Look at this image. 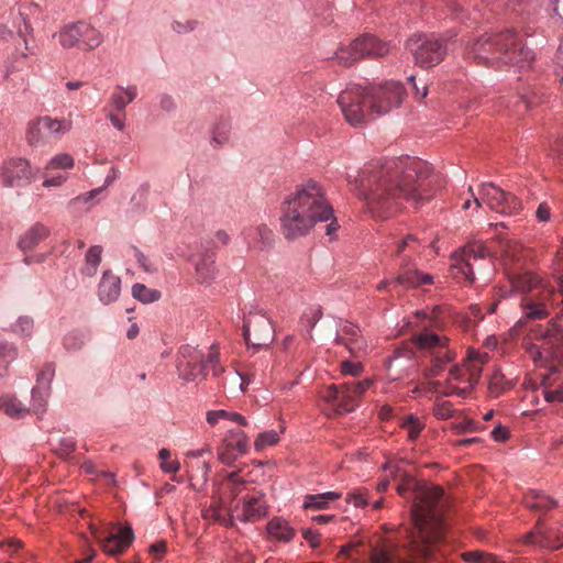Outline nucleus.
<instances>
[{
    "instance_id": "10",
    "label": "nucleus",
    "mask_w": 563,
    "mask_h": 563,
    "mask_svg": "<svg viewBox=\"0 0 563 563\" xmlns=\"http://www.w3.org/2000/svg\"><path fill=\"white\" fill-rule=\"evenodd\" d=\"M412 341L419 349L431 351L432 364L423 373L427 379L439 376L445 365L455 357V353L446 347V336L424 331L413 335Z\"/></svg>"
},
{
    "instance_id": "8",
    "label": "nucleus",
    "mask_w": 563,
    "mask_h": 563,
    "mask_svg": "<svg viewBox=\"0 0 563 563\" xmlns=\"http://www.w3.org/2000/svg\"><path fill=\"white\" fill-rule=\"evenodd\" d=\"M210 367L214 376H219L223 368L219 365V353L212 344L208 355L197 346L181 345L177 353L176 368L180 379L187 383L205 377L206 369Z\"/></svg>"
},
{
    "instance_id": "47",
    "label": "nucleus",
    "mask_w": 563,
    "mask_h": 563,
    "mask_svg": "<svg viewBox=\"0 0 563 563\" xmlns=\"http://www.w3.org/2000/svg\"><path fill=\"white\" fill-rule=\"evenodd\" d=\"M262 321V333L255 336V346H267L273 339V329L268 319L261 318Z\"/></svg>"
},
{
    "instance_id": "40",
    "label": "nucleus",
    "mask_w": 563,
    "mask_h": 563,
    "mask_svg": "<svg viewBox=\"0 0 563 563\" xmlns=\"http://www.w3.org/2000/svg\"><path fill=\"white\" fill-rule=\"evenodd\" d=\"M132 296L142 303H152L161 298V292L157 289H152L143 284H134L132 286Z\"/></svg>"
},
{
    "instance_id": "2",
    "label": "nucleus",
    "mask_w": 563,
    "mask_h": 563,
    "mask_svg": "<svg viewBox=\"0 0 563 563\" xmlns=\"http://www.w3.org/2000/svg\"><path fill=\"white\" fill-rule=\"evenodd\" d=\"M412 490V529L401 549L391 545L372 548L364 563H440L438 552L443 539V512L448 505L439 486L418 485L413 479L397 486L400 496Z\"/></svg>"
},
{
    "instance_id": "52",
    "label": "nucleus",
    "mask_w": 563,
    "mask_h": 563,
    "mask_svg": "<svg viewBox=\"0 0 563 563\" xmlns=\"http://www.w3.org/2000/svg\"><path fill=\"white\" fill-rule=\"evenodd\" d=\"M169 455H170V453L167 449H161L158 451V457L162 461L161 468L165 473H176L179 471V467H180L179 462L178 461L166 462V459H168Z\"/></svg>"
},
{
    "instance_id": "11",
    "label": "nucleus",
    "mask_w": 563,
    "mask_h": 563,
    "mask_svg": "<svg viewBox=\"0 0 563 563\" xmlns=\"http://www.w3.org/2000/svg\"><path fill=\"white\" fill-rule=\"evenodd\" d=\"M407 48L420 67L429 68L441 63L446 55L445 41L433 34H418L407 41Z\"/></svg>"
},
{
    "instance_id": "42",
    "label": "nucleus",
    "mask_w": 563,
    "mask_h": 563,
    "mask_svg": "<svg viewBox=\"0 0 563 563\" xmlns=\"http://www.w3.org/2000/svg\"><path fill=\"white\" fill-rule=\"evenodd\" d=\"M16 357V347L8 341H0V376H2L8 365Z\"/></svg>"
},
{
    "instance_id": "22",
    "label": "nucleus",
    "mask_w": 563,
    "mask_h": 563,
    "mask_svg": "<svg viewBox=\"0 0 563 563\" xmlns=\"http://www.w3.org/2000/svg\"><path fill=\"white\" fill-rule=\"evenodd\" d=\"M530 338L536 341H544L552 345V350L561 347L563 350V328L555 320H551L547 327L536 325L530 330Z\"/></svg>"
},
{
    "instance_id": "13",
    "label": "nucleus",
    "mask_w": 563,
    "mask_h": 563,
    "mask_svg": "<svg viewBox=\"0 0 563 563\" xmlns=\"http://www.w3.org/2000/svg\"><path fill=\"white\" fill-rule=\"evenodd\" d=\"M372 384V379H364L357 383L331 385L324 391L323 399L334 405L338 413L351 412L358 406L360 398Z\"/></svg>"
},
{
    "instance_id": "37",
    "label": "nucleus",
    "mask_w": 563,
    "mask_h": 563,
    "mask_svg": "<svg viewBox=\"0 0 563 563\" xmlns=\"http://www.w3.org/2000/svg\"><path fill=\"white\" fill-rule=\"evenodd\" d=\"M267 531L275 539L285 542L290 541L295 534V530L280 518L272 519L267 525Z\"/></svg>"
},
{
    "instance_id": "9",
    "label": "nucleus",
    "mask_w": 563,
    "mask_h": 563,
    "mask_svg": "<svg viewBox=\"0 0 563 563\" xmlns=\"http://www.w3.org/2000/svg\"><path fill=\"white\" fill-rule=\"evenodd\" d=\"M63 48L77 47L81 51H92L99 47L103 41V33L86 21L71 22L64 25L53 34Z\"/></svg>"
},
{
    "instance_id": "51",
    "label": "nucleus",
    "mask_w": 563,
    "mask_h": 563,
    "mask_svg": "<svg viewBox=\"0 0 563 563\" xmlns=\"http://www.w3.org/2000/svg\"><path fill=\"white\" fill-rule=\"evenodd\" d=\"M452 404L448 400L438 399L433 407V415L438 419H448L452 416Z\"/></svg>"
},
{
    "instance_id": "5",
    "label": "nucleus",
    "mask_w": 563,
    "mask_h": 563,
    "mask_svg": "<svg viewBox=\"0 0 563 563\" xmlns=\"http://www.w3.org/2000/svg\"><path fill=\"white\" fill-rule=\"evenodd\" d=\"M466 54L485 65H514L520 69L530 67L533 60L532 52L512 31L486 34L470 45Z\"/></svg>"
},
{
    "instance_id": "16",
    "label": "nucleus",
    "mask_w": 563,
    "mask_h": 563,
    "mask_svg": "<svg viewBox=\"0 0 563 563\" xmlns=\"http://www.w3.org/2000/svg\"><path fill=\"white\" fill-rule=\"evenodd\" d=\"M488 255L489 252L482 242L468 243L452 256V275L472 284L474 282L473 261L483 260Z\"/></svg>"
},
{
    "instance_id": "38",
    "label": "nucleus",
    "mask_w": 563,
    "mask_h": 563,
    "mask_svg": "<svg viewBox=\"0 0 563 563\" xmlns=\"http://www.w3.org/2000/svg\"><path fill=\"white\" fill-rule=\"evenodd\" d=\"M46 129L38 124V119L29 123L26 130V141L32 147L43 146L48 143Z\"/></svg>"
},
{
    "instance_id": "19",
    "label": "nucleus",
    "mask_w": 563,
    "mask_h": 563,
    "mask_svg": "<svg viewBox=\"0 0 563 563\" xmlns=\"http://www.w3.org/2000/svg\"><path fill=\"white\" fill-rule=\"evenodd\" d=\"M246 452V435L239 429H228L223 449L219 453L222 463L231 465L239 456Z\"/></svg>"
},
{
    "instance_id": "18",
    "label": "nucleus",
    "mask_w": 563,
    "mask_h": 563,
    "mask_svg": "<svg viewBox=\"0 0 563 563\" xmlns=\"http://www.w3.org/2000/svg\"><path fill=\"white\" fill-rule=\"evenodd\" d=\"M55 375L53 364H45L36 375V384L31 391V407L35 413L45 411L47 400L51 396V384Z\"/></svg>"
},
{
    "instance_id": "60",
    "label": "nucleus",
    "mask_w": 563,
    "mask_h": 563,
    "mask_svg": "<svg viewBox=\"0 0 563 563\" xmlns=\"http://www.w3.org/2000/svg\"><path fill=\"white\" fill-rule=\"evenodd\" d=\"M159 109L164 112L170 113L176 109L175 99L168 93H162L158 97Z\"/></svg>"
},
{
    "instance_id": "27",
    "label": "nucleus",
    "mask_w": 563,
    "mask_h": 563,
    "mask_svg": "<svg viewBox=\"0 0 563 563\" xmlns=\"http://www.w3.org/2000/svg\"><path fill=\"white\" fill-rule=\"evenodd\" d=\"M358 332L357 325L347 323L342 327L341 334L338 338L352 354H356L363 349V341L358 338Z\"/></svg>"
},
{
    "instance_id": "50",
    "label": "nucleus",
    "mask_w": 563,
    "mask_h": 563,
    "mask_svg": "<svg viewBox=\"0 0 563 563\" xmlns=\"http://www.w3.org/2000/svg\"><path fill=\"white\" fill-rule=\"evenodd\" d=\"M489 393L492 396H499L506 388V382L503 374L496 372L489 378Z\"/></svg>"
},
{
    "instance_id": "57",
    "label": "nucleus",
    "mask_w": 563,
    "mask_h": 563,
    "mask_svg": "<svg viewBox=\"0 0 563 563\" xmlns=\"http://www.w3.org/2000/svg\"><path fill=\"white\" fill-rule=\"evenodd\" d=\"M417 245L418 240L413 235L408 234L401 242L398 243L395 255L398 256L407 250L415 252L417 250Z\"/></svg>"
},
{
    "instance_id": "28",
    "label": "nucleus",
    "mask_w": 563,
    "mask_h": 563,
    "mask_svg": "<svg viewBox=\"0 0 563 563\" xmlns=\"http://www.w3.org/2000/svg\"><path fill=\"white\" fill-rule=\"evenodd\" d=\"M198 278L201 283H207L214 278V253L207 250L201 257L195 263Z\"/></svg>"
},
{
    "instance_id": "25",
    "label": "nucleus",
    "mask_w": 563,
    "mask_h": 563,
    "mask_svg": "<svg viewBox=\"0 0 563 563\" xmlns=\"http://www.w3.org/2000/svg\"><path fill=\"white\" fill-rule=\"evenodd\" d=\"M395 284L415 288L421 285L432 284L433 277L408 266L407 257L401 261V273L396 277Z\"/></svg>"
},
{
    "instance_id": "63",
    "label": "nucleus",
    "mask_w": 563,
    "mask_h": 563,
    "mask_svg": "<svg viewBox=\"0 0 563 563\" xmlns=\"http://www.w3.org/2000/svg\"><path fill=\"white\" fill-rule=\"evenodd\" d=\"M64 346L67 350H79L82 346V340H80L76 333L67 334L64 338Z\"/></svg>"
},
{
    "instance_id": "15",
    "label": "nucleus",
    "mask_w": 563,
    "mask_h": 563,
    "mask_svg": "<svg viewBox=\"0 0 563 563\" xmlns=\"http://www.w3.org/2000/svg\"><path fill=\"white\" fill-rule=\"evenodd\" d=\"M468 191L472 194V198H474L476 208L485 203L489 209L499 213H516L521 209V202L517 197L506 192L493 183L483 184L479 187L478 197L473 194L472 187L468 188Z\"/></svg>"
},
{
    "instance_id": "35",
    "label": "nucleus",
    "mask_w": 563,
    "mask_h": 563,
    "mask_svg": "<svg viewBox=\"0 0 563 563\" xmlns=\"http://www.w3.org/2000/svg\"><path fill=\"white\" fill-rule=\"evenodd\" d=\"M341 497L340 493L327 492L317 495H307L305 497L303 508L321 510L327 508L329 503L334 501Z\"/></svg>"
},
{
    "instance_id": "6",
    "label": "nucleus",
    "mask_w": 563,
    "mask_h": 563,
    "mask_svg": "<svg viewBox=\"0 0 563 563\" xmlns=\"http://www.w3.org/2000/svg\"><path fill=\"white\" fill-rule=\"evenodd\" d=\"M525 340L522 345L530 358L545 369L540 374V385L536 388V393L542 396L549 404H563V350L558 347L552 350V345H548L544 341L540 344Z\"/></svg>"
},
{
    "instance_id": "4",
    "label": "nucleus",
    "mask_w": 563,
    "mask_h": 563,
    "mask_svg": "<svg viewBox=\"0 0 563 563\" xmlns=\"http://www.w3.org/2000/svg\"><path fill=\"white\" fill-rule=\"evenodd\" d=\"M509 282L516 291L523 295L520 301L523 317L517 324H521L523 319H545L559 305H562L563 311V275L559 277L560 292L555 291L550 280L532 272L512 273Z\"/></svg>"
},
{
    "instance_id": "62",
    "label": "nucleus",
    "mask_w": 563,
    "mask_h": 563,
    "mask_svg": "<svg viewBox=\"0 0 563 563\" xmlns=\"http://www.w3.org/2000/svg\"><path fill=\"white\" fill-rule=\"evenodd\" d=\"M68 179V174H58L53 177L45 178L43 181V187L49 188V187H60L64 185Z\"/></svg>"
},
{
    "instance_id": "46",
    "label": "nucleus",
    "mask_w": 563,
    "mask_h": 563,
    "mask_svg": "<svg viewBox=\"0 0 563 563\" xmlns=\"http://www.w3.org/2000/svg\"><path fill=\"white\" fill-rule=\"evenodd\" d=\"M279 440L278 433L274 430L260 433L254 441V449L257 452L264 451L266 448L276 444Z\"/></svg>"
},
{
    "instance_id": "44",
    "label": "nucleus",
    "mask_w": 563,
    "mask_h": 563,
    "mask_svg": "<svg viewBox=\"0 0 563 563\" xmlns=\"http://www.w3.org/2000/svg\"><path fill=\"white\" fill-rule=\"evenodd\" d=\"M334 58L338 64L343 67H350L360 60L358 56H356V52L352 49V43L349 46L339 47L334 54Z\"/></svg>"
},
{
    "instance_id": "12",
    "label": "nucleus",
    "mask_w": 563,
    "mask_h": 563,
    "mask_svg": "<svg viewBox=\"0 0 563 563\" xmlns=\"http://www.w3.org/2000/svg\"><path fill=\"white\" fill-rule=\"evenodd\" d=\"M338 103L345 120L351 125H360L373 115L369 109L366 88L360 85H349L338 97Z\"/></svg>"
},
{
    "instance_id": "21",
    "label": "nucleus",
    "mask_w": 563,
    "mask_h": 563,
    "mask_svg": "<svg viewBox=\"0 0 563 563\" xmlns=\"http://www.w3.org/2000/svg\"><path fill=\"white\" fill-rule=\"evenodd\" d=\"M352 49L358 59L365 57H383L389 53V45L373 35L365 34L352 42Z\"/></svg>"
},
{
    "instance_id": "34",
    "label": "nucleus",
    "mask_w": 563,
    "mask_h": 563,
    "mask_svg": "<svg viewBox=\"0 0 563 563\" xmlns=\"http://www.w3.org/2000/svg\"><path fill=\"white\" fill-rule=\"evenodd\" d=\"M525 505L536 511H545L555 507L558 501L542 493L530 492L525 497Z\"/></svg>"
},
{
    "instance_id": "55",
    "label": "nucleus",
    "mask_w": 563,
    "mask_h": 563,
    "mask_svg": "<svg viewBox=\"0 0 563 563\" xmlns=\"http://www.w3.org/2000/svg\"><path fill=\"white\" fill-rule=\"evenodd\" d=\"M76 448V442L70 437H62L58 439V443L55 446L56 452L59 455L66 456L70 454Z\"/></svg>"
},
{
    "instance_id": "20",
    "label": "nucleus",
    "mask_w": 563,
    "mask_h": 563,
    "mask_svg": "<svg viewBox=\"0 0 563 563\" xmlns=\"http://www.w3.org/2000/svg\"><path fill=\"white\" fill-rule=\"evenodd\" d=\"M134 532L131 525L123 526L118 533L99 539L102 550L109 555L123 553L133 542Z\"/></svg>"
},
{
    "instance_id": "29",
    "label": "nucleus",
    "mask_w": 563,
    "mask_h": 563,
    "mask_svg": "<svg viewBox=\"0 0 563 563\" xmlns=\"http://www.w3.org/2000/svg\"><path fill=\"white\" fill-rule=\"evenodd\" d=\"M38 124H41L42 128L46 129V133L48 137L52 136H60L66 133H68L71 128L73 123L69 120L65 119H55L48 115L40 117L38 118Z\"/></svg>"
},
{
    "instance_id": "31",
    "label": "nucleus",
    "mask_w": 563,
    "mask_h": 563,
    "mask_svg": "<svg viewBox=\"0 0 563 563\" xmlns=\"http://www.w3.org/2000/svg\"><path fill=\"white\" fill-rule=\"evenodd\" d=\"M398 426L406 431L407 440L415 442L426 428L424 421L416 415H408L399 419Z\"/></svg>"
},
{
    "instance_id": "59",
    "label": "nucleus",
    "mask_w": 563,
    "mask_h": 563,
    "mask_svg": "<svg viewBox=\"0 0 563 563\" xmlns=\"http://www.w3.org/2000/svg\"><path fill=\"white\" fill-rule=\"evenodd\" d=\"M341 371L345 375H351V376L356 377V376L361 375V373L363 372V366L361 363L343 361L341 363Z\"/></svg>"
},
{
    "instance_id": "58",
    "label": "nucleus",
    "mask_w": 563,
    "mask_h": 563,
    "mask_svg": "<svg viewBox=\"0 0 563 563\" xmlns=\"http://www.w3.org/2000/svg\"><path fill=\"white\" fill-rule=\"evenodd\" d=\"M219 411L223 415V416H220V418H222V422H225L228 424L234 423L238 427H242L246 423L245 418L238 412L227 411L223 409H219Z\"/></svg>"
},
{
    "instance_id": "3",
    "label": "nucleus",
    "mask_w": 563,
    "mask_h": 563,
    "mask_svg": "<svg viewBox=\"0 0 563 563\" xmlns=\"http://www.w3.org/2000/svg\"><path fill=\"white\" fill-rule=\"evenodd\" d=\"M332 216L333 210L322 186L308 180L297 186L282 202L280 231L286 240H297L308 235L318 222H325Z\"/></svg>"
},
{
    "instance_id": "48",
    "label": "nucleus",
    "mask_w": 563,
    "mask_h": 563,
    "mask_svg": "<svg viewBox=\"0 0 563 563\" xmlns=\"http://www.w3.org/2000/svg\"><path fill=\"white\" fill-rule=\"evenodd\" d=\"M464 561L470 563H498L497 559L482 551H470L462 554Z\"/></svg>"
},
{
    "instance_id": "14",
    "label": "nucleus",
    "mask_w": 563,
    "mask_h": 563,
    "mask_svg": "<svg viewBox=\"0 0 563 563\" xmlns=\"http://www.w3.org/2000/svg\"><path fill=\"white\" fill-rule=\"evenodd\" d=\"M366 90L369 109L376 115L386 114L398 108L406 97V89L402 84L394 80L372 86Z\"/></svg>"
},
{
    "instance_id": "53",
    "label": "nucleus",
    "mask_w": 563,
    "mask_h": 563,
    "mask_svg": "<svg viewBox=\"0 0 563 563\" xmlns=\"http://www.w3.org/2000/svg\"><path fill=\"white\" fill-rule=\"evenodd\" d=\"M242 506L241 509H236L235 514H232L225 525L235 526L236 521L242 523L246 522V497L242 496L238 500V507Z\"/></svg>"
},
{
    "instance_id": "24",
    "label": "nucleus",
    "mask_w": 563,
    "mask_h": 563,
    "mask_svg": "<svg viewBox=\"0 0 563 563\" xmlns=\"http://www.w3.org/2000/svg\"><path fill=\"white\" fill-rule=\"evenodd\" d=\"M51 230L47 225L36 222L26 229L19 238L18 247L23 253L33 251L42 241L47 239Z\"/></svg>"
},
{
    "instance_id": "41",
    "label": "nucleus",
    "mask_w": 563,
    "mask_h": 563,
    "mask_svg": "<svg viewBox=\"0 0 563 563\" xmlns=\"http://www.w3.org/2000/svg\"><path fill=\"white\" fill-rule=\"evenodd\" d=\"M223 387L232 395L245 390V379L241 372H230L223 379Z\"/></svg>"
},
{
    "instance_id": "23",
    "label": "nucleus",
    "mask_w": 563,
    "mask_h": 563,
    "mask_svg": "<svg viewBox=\"0 0 563 563\" xmlns=\"http://www.w3.org/2000/svg\"><path fill=\"white\" fill-rule=\"evenodd\" d=\"M121 294V278L104 271L98 285V298L103 305L117 301Z\"/></svg>"
},
{
    "instance_id": "61",
    "label": "nucleus",
    "mask_w": 563,
    "mask_h": 563,
    "mask_svg": "<svg viewBox=\"0 0 563 563\" xmlns=\"http://www.w3.org/2000/svg\"><path fill=\"white\" fill-rule=\"evenodd\" d=\"M133 252H134L136 262L145 272H147V273L156 272V268L150 263L148 258L146 257V255L143 252H141L137 247H134Z\"/></svg>"
},
{
    "instance_id": "56",
    "label": "nucleus",
    "mask_w": 563,
    "mask_h": 563,
    "mask_svg": "<svg viewBox=\"0 0 563 563\" xmlns=\"http://www.w3.org/2000/svg\"><path fill=\"white\" fill-rule=\"evenodd\" d=\"M197 20L174 21L172 23V30L178 34H186L192 32L197 29Z\"/></svg>"
},
{
    "instance_id": "32",
    "label": "nucleus",
    "mask_w": 563,
    "mask_h": 563,
    "mask_svg": "<svg viewBox=\"0 0 563 563\" xmlns=\"http://www.w3.org/2000/svg\"><path fill=\"white\" fill-rule=\"evenodd\" d=\"M249 521L257 520L267 515V505L264 494L256 489H249Z\"/></svg>"
},
{
    "instance_id": "64",
    "label": "nucleus",
    "mask_w": 563,
    "mask_h": 563,
    "mask_svg": "<svg viewBox=\"0 0 563 563\" xmlns=\"http://www.w3.org/2000/svg\"><path fill=\"white\" fill-rule=\"evenodd\" d=\"M536 217L540 222H547L551 218V208L548 202H541L536 211Z\"/></svg>"
},
{
    "instance_id": "39",
    "label": "nucleus",
    "mask_w": 563,
    "mask_h": 563,
    "mask_svg": "<svg viewBox=\"0 0 563 563\" xmlns=\"http://www.w3.org/2000/svg\"><path fill=\"white\" fill-rule=\"evenodd\" d=\"M231 125L225 120L218 121L211 130V143L213 146H223L229 142Z\"/></svg>"
},
{
    "instance_id": "1",
    "label": "nucleus",
    "mask_w": 563,
    "mask_h": 563,
    "mask_svg": "<svg viewBox=\"0 0 563 563\" xmlns=\"http://www.w3.org/2000/svg\"><path fill=\"white\" fill-rule=\"evenodd\" d=\"M350 190L377 219H387L410 202L415 208L430 201L440 187V176L417 157L401 156L364 164L346 176Z\"/></svg>"
},
{
    "instance_id": "49",
    "label": "nucleus",
    "mask_w": 563,
    "mask_h": 563,
    "mask_svg": "<svg viewBox=\"0 0 563 563\" xmlns=\"http://www.w3.org/2000/svg\"><path fill=\"white\" fill-rule=\"evenodd\" d=\"M320 318V308H309L303 312L301 321L307 327L309 335H311V330L314 328Z\"/></svg>"
},
{
    "instance_id": "30",
    "label": "nucleus",
    "mask_w": 563,
    "mask_h": 563,
    "mask_svg": "<svg viewBox=\"0 0 563 563\" xmlns=\"http://www.w3.org/2000/svg\"><path fill=\"white\" fill-rule=\"evenodd\" d=\"M0 410L13 419L24 418L29 413V409L12 395H4L0 397Z\"/></svg>"
},
{
    "instance_id": "7",
    "label": "nucleus",
    "mask_w": 563,
    "mask_h": 563,
    "mask_svg": "<svg viewBox=\"0 0 563 563\" xmlns=\"http://www.w3.org/2000/svg\"><path fill=\"white\" fill-rule=\"evenodd\" d=\"M488 357L486 352L470 350L463 364L450 368L445 389L440 390L441 383L439 382H431L430 389L439 391L443 396L467 397L478 383L483 365L487 363Z\"/></svg>"
},
{
    "instance_id": "54",
    "label": "nucleus",
    "mask_w": 563,
    "mask_h": 563,
    "mask_svg": "<svg viewBox=\"0 0 563 563\" xmlns=\"http://www.w3.org/2000/svg\"><path fill=\"white\" fill-rule=\"evenodd\" d=\"M104 191V187H98L92 190H89L82 195L77 196L71 200V203H85L90 207L93 206V200L99 197Z\"/></svg>"
},
{
    "instance_id": "26",
    "label": "nucleus",
    "mask_w": 563,
    "mask_h": 563,
    "mask_svg": "<svg viewBox=\"0 0 563 563\" xmlns=\"http://www.w3.org/2000/svg\"><path fill=\"white\" fill-rule=\"evenodd\" d=\"M136 97L137 87L135 85H129L126 87L117 85L110 96V103L117 111L123 112L126 106L133 102Z\"/></svg>"
},
{
    "instance_id": "33",
    "label": "nucleus",
    "mask_w": 563,
    "mask_h": 563,
    "mask_svg": "<svg viewBox=\"0 0 563 563\" xmlns=\"http://www.w3.org/2000/svg\"><path fill=\"white\" fill-rule=\"evenodd\" d=\"M101 256L102 247L100 245L90 246L85 255V264L81 268V274L87 277L95 276L101 263Z\"/></svg>"
},
{
    "instance_id": "45",
    "label": "nucleus",
    "mask_w": 563,
    "mask_h": 563,
    "mask_svg": "<svg viewBox=\"0 0 563 563\" xmlns=\"http://www.w3.org/2000/svg\"><path fill=\"white\" fill-rule=\"evenodd\" d=\"M34 328V321L29 316H21L11 324L10 330L20 336H30Z\"/></svg>"
},
{
    "instance_id": "36",
    "label": "nucleus",
    "mask_w": 563,
    "mask_h": 563,
    "mask_svg": "<svg viewBox=\"0 0 563 563\" xmlns=\"http://www.w3.org/2000/svg\"><path fill=\"white\" fill-rule=\"evenodd\" d=\"M526 542L531 544H539L544 548L556 549L562 545V542L555 541L552 539L551 531H544L540 525L536 528L534 531L529 532L526 536Z\"/></svg>"
},
{
    "instance_id": "17",
    "label": "nucleus",
    "mask_w": 563,
    "mask_h": 563,
    "mask_svg": "<svg viewBox=\"0 0 563 563\" xmlns=\"http://www.w3.org/2000/svg\"><path fill=\"white\" fill-rule=\"evenodd\" d=\"M37 168L23 157H11L3 162L0 178L5 187H26L35 180Z\"/></svg>"
},
{
    "instance_id": "43",
    "label": "nucleus",
    "mask_w": 563,
    "mask_h": 563,
    "mask_svg": "<svg viewBox=\"0 0 563 563\" xmlns=\"http://www.w3.org/2000/svg\"><path fill=\"white\" fill-rule=\"evenodd\" d=\"M75 166L74 157L68 153H60L53 156L46 164V170L71 169Z\"/></svg>"
}]
</instances>
